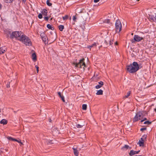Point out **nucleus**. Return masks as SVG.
<instances>
[{
  "instance_id": "44",
  "label": "nucleus",
  "mask_w": 156,
  "mask_h": 156,
  "mask_svg": "<svg viewBox=\"0 0 156 156\" xmlns=\"http://www.w3.org/2000/svg\"><path fill=\"white\" fill-rule=\"evenodd\" d=\"M140 140H141V141H143V142H144V141L145 140H144L142 138H141Z\"/></svg>"
},
{
  "instance_id": "42",
  "label": "nucleus",
  "mask_w": 156,
  "mask_h": 156,
  "mask_svg": "<svg viewBox=\"0 0 156 156\" xmlns=\"http://www.w3.org/2000/svg\"><path fill=\"white\" fill-rule=\"evenodd\" d=\"M44 19L46 21H48V20L49 18L48 17H44Z\"/></svg>"
},
{
  "instance_id": "39",
  "label": "nucleus",
  "mask_w": 156,
  "mask_h": 156,
  "mask_svg": "<svg viewBox=\"0 0 156 156\" xmlns=\"http://www.w3.org/2000/svg\"><path fill=\"white\" fill-rule=\"evenodd\" d=\"M76 19V18L75 16H73V20L74 21H75Z\"/></svg>"
},
{
  "instance_id": "47",
  "label": "nucleus",
  "mask_w": 156,
  "mask_h": 156,
  "mask_svg": "<svg viewBox=\"0 0 156 156\" xmlns=\"http://www.w3.org/2000/svg\"><path fill=\"white\" fill-rule=\"evenodd\" d=\"M20 144L21 145H23V143L21 142V140H20Z\"/></svg>"
},
{
  "instance_id": "20",
  "label": "nucleus",
  "mask_w": 156,
  "mask_h": 156,
  "mask_svg": "<svg viewBox=\"0 0 156 156\" xmlns=\"http://www.w3.org/2000/svg\"><path fill=\"white\" fill-rule=\"evenodd\" d=\"M138 144L140 146H143L144 145V142H143V141H141V140H139Z\"/></svg>"
},
{
  "instance_id": "14",
  "label": "nucleus",
  "mask_w": 156,
  "mask_h": 156,
  "mask_svg": "<svg viewBox=\"0 0 156 156\" xmlns=\"http://www.w3.org/2000/svg\"><path fill=\"white\" fill-rule=\"evenodd\" d=\"M8 121L5 119H2L0 122L1 124H3V125L6 124L7 123Z\"/></svg>"
},
{
  "instance_id": "22",
  "label": "nucleus",
  "mask_w": 156,
  "mask_h": 156,
  "mask_svg": "<svg viewBox=\"0 0 156 156\" xmlns=\"http://www.w3.org/2000/svg\"><path fill=\"white\" fill-rule=\"evenodd\" d=\"M87 108V105L86 104L82 105V109L83 110H86Z\"/></svg>"
},
{
  "instance_id": "33",
  "label": "nucleus",
  "mask_w": 156,
  "mask_h": 156,
  "mask_svg": "<svg viewBox=\"0 0 156 156\" xmlns=\"http://www.w3.org/2000/svg\"><path fill=\"white\" fill-rule=\"evenodd\" d=\"M60 97L61 98L63 102H65V100L64 99V97L63 95H62L61 97Z\"/></svg>"
},
{
  "instance_id": "21",
  "label": "nucleus",
  "mask_w": 156,
  "mask_h": 156,
  "mask_svg": "<svg viewBox=\"0 0 156 156\" xmlns=\"http://www.w3.org/2000/svg\"><path fill=\"white\" fill-rule=\"evenodd\" d=\"M7 138L9 140H12V141H17V140L12 138L11 137L9 136L7 137Z\"/></svg>"
},
{
  "instance_id": "27",
  "label": "nucleus",
  "mask_w": 156,
  "mask_h": 156,
  "mask_svg": "<svg viewBox=\"0 0 156 156\" xmlns=\"http://www.w3.org/2000/svg\"><path fill=\"white\" fill-rule=\"evenodd\" d=\"M63 19L64 20H66L68 18V15H66L65 16L62 17Z\"/></svg>"
},
{
  "instance_id": "24",
  "label": "nucleus",
  "mask_w": 156,
  "mask_h": 156,
  "mask_svg": "<svg viewBox=\"0 0 156 156\" xmlns=\"http://www.w3.org/2000/svg\"><path fill=\"white\" fill-rule=\"evenodd\" d=\"M47 4L49 6H51L52 4L50 2L49 0H47L46 2Z\"/></svg>"
},
{
  "instance_id": "51",
  "label": "nucleus",
  "mask_w": 156,
  "mask_h": 156,
  "mask_svg": "<svg viewBox=\"0 0 156 156\" xmlns=\"http://www.w3.org/2000/svg\"><path fill=\"white\" fill-rule=\"evenodd\" d=\"M23 2H25L26 1V0H22Z\"/></svg>"
},
{
  "instance_id": "26",
  "label": "nucleus",
  "mask_w": 156,
  "mask_h": 156,
  "mask_svg": "<svg viewBox=\"0 0 156 156\" xmlns=\"http://www.w3.org/2000/svg\"><path fill=\"white\" fill-rule=\"evenodd\" d=\"M151 19L152 20L156 22V15L154 16H153L152 17H151Z\"/></svg>"
},
{
  "instance_id": "46",
  "label": "nucleus",
  "mask_w": 156,
  "mask_h": 156,
  "mask_svg": "<svg viewBox=\"0 0 156 156\" xmlns=\"http://www.w3.org/2000/svg\"><path fill=\"white\" fill-rule=\"evenodd\" d=\"M7 88H9L10 87V83H9L8 84H7Z\"/></svg>"
},
{
  "instance_id": "55",
  "label": "nucleus",
  "mask_w": 156,
  "mask_h": 156,
  "mask_svg": "<svg viewBox=\"0 0 156 156\" xmlns=\"http://www.w3.org/2000/svg\"><path fill=\"white\" fill-rule=\"evenodd\" d=\"M51 119H50V122H51Z\"/></svg>"
},
{
  "instance_id": "28",
  "label": "nucleus",
  "mask_w": 156,
  "mask_h": 156,
  "mask_svg": "<svg viewBox=\"0 0 156 156\" xmlns=\"http://www.w3.org/2000/svg\"><path fill=\"white\" fill-rule=\"evenodd\" d=\"M47 143L48 144H53L52 143V141L50 140H48L47 141Z\"/></svg>"
},
{
  "instance_id": "31",
  "label": "nucleus",
  "mask_w": 156,
  "mask_h": 156,
  "mask_svg": "<svg viewBox=\"0 0 156 156\" xmlns=\"http://www.w3.org/2000/svg\"><path fill=\"white\" fill-rule=\"evenodd\" d=\"M60 97L61 98L63 102H65V100L64 99V97L63 95H62L61 97Z\"/></svg>"
},
{
  "instance_id": "3",
  "label": "nucleus",
  "mask_w": 156,
  "mask_h": 156,
  "mask_svg": "<svg viewBox=\"0 0 156 156\" xmlns=\"http://www.w3.org/2000/svg\"><path fill=\"white\" fill-rule=\"evenodd\" d=\"M20 41H21L23 43L25 44L26 45L30 46L32 45V42L30 39L25 36L23 35L21 38H20Z\"/></svg>"
},
{
  "instance_id": "12",
  "label": "nucleus",
  "mask_w": 156,
  "mask_h": 156,
  "mask_svg": "<svg viewBox=\"0 0 156 156\" xmlns=\"http://www.w3.org/2000/svg\"><path fill=\"white\" fill-rule=\"evenodd\" d=\"M73 152L74 155L76 156H78L79 155V152L77 150L76 148H75L74 147L73 148Z\"/></svg>"
},
{
  "instance_id": "16",
  "label": "nucleus",
  "mask_w": 156,
  "mask_h": 156,
  "mask_svg": "<svg viewBox=\"0 0 156 156\" xmlns=\"http://www.w3.org/2000/svg\"><path fill=\"white\" fill-rule=\"evenodd\" d=\"M96 46H97L96 43H94V44H93L91 45L88 46L87 47V48H90V50L91 48L93 47H96Z\"/></svg>"
},
{
  "instance_id": "23",
  "label": "nucleus",
  "mask_w": 156,
  "mask_h": 156,
  "mask_svg": "<svg viewBox=\"0 0 156 156\" xmlns=\"http://www.w3.org/2000/svg\"><path fill=\"white\" fill-rule=\"evenodd\" d=\"M130 91H128L127 94V95H125V96L124 97V98H128V97L130 95Z\"/></svg>"
},
{
  "instance_id": "34",
  "label": "nucleus",
  "mask_w": 156,
  "mask_h": 156,
  "mask_svg": "<svg viewBox=\"0 0 156 156\" xmlns=\"http://www.w3.org/2000/svg\"><path fill=\"white\" fill-rule=\"evenodd\" d=\"M38 17L40 19H41L42 18V14L41 13H40L38 15Z\"/></svg>"
},
{
  "instance_id": "6",
  "label": "nucleus",
  "mask_w": 156,
  "mask_h": 156,
  "mask_svg": "<svg viewBox=\"0 0 156 156\" xmlns=\"http://www.w3.org/2000/svg\"><path fill=\"white\" fill-rule=\"evenodd\" d=\"M143 112H139L136 113V115L133 119V121L136 122L141 119L143 116L142 115Z\"/></svg>"
},
{
  "instance_id": "29",
  "label": "nucleus",
  "mask_w": 156,
  "mask_h": 156,
  "mask_svg": "<svg viewBox=\"0 0 156 156\" xmlns=\"http://www.w3.org/2000/svg\"><path fill=\"white\" fill-rule=\"evenodd\" d=\"M151 122H149L148 121H146L144 122V124H150L151 123Z\"/></svg>"
},
{
  "instance_id": "56",
  "label": "nucleus",
  "mask_w": 156,
  "mask_h": 156,
  "mask_svg": "<svg viewBox=\"0 0 156 156\" xmlns=\"http://www.w3.org/2000/svg\"><path fill=\"white\" fill-rule=\"evenodd\" d=\"M51 119H50V122H51Z\"/></svg>"
},
{
  "instance_id": "38",
  "label": "nucleus",
  "mask_w": 156,
  "mask_h": 156,
  "mask_svg": "<svg viewBox=\"0 0 156 156\" xmlns=\"http://www.w3.org/2000/svg\"><path fill=\"white\" fill-rule=\"evenodd\" d=\"M129 147V146L127 145H125L124 147H122L123 148H126V149H128Z\"/></svg>"
},
{
  "instance_id": "19",
  "label": "nucleus",
  "mask_w": 156,
  "mask_h": 156,
  "mask_svg": "<svg viewBox=\"0 0 156 156\" xmlns=\"http://www.w3.org/2000/svg\"><path fill=\"white\" fill-rule=\"evenodd\" d=\"M47 27L49 29H51L52 30H53L54 28L53 27H52L51 26L50 24H48L47 25Z\"/></svg>"
},
{
  "instance_id": "37",
  "label": "nucleus",
  "mask_w": 156,
  "mask_h": 156,
  "mask_svg": "<svg viewBox=\"0 0 156 156\" xmlns=\"http://www.w3.org/2000/svg\"><path fill=\"white\" fill-rule=\"evenodd\" d=\"M114 42L113 40H112V41H109V45H112L113 44V42Z\"/></svg>"
},
{
  "instance_id": "10",
  "label": "nucleus",
  "mask_w": 156,
  "mask_h": 156,
  "mask_svg": "<svg viewBox=\"0 0 156 156\" xmlns=\"http://www.w3.org/2000/svg\"><path fill=\"white\" fill-rule=\"evenodd\" d=\"M99 84L96 86L95 88L96 89H99L103 85L104 83L102 81H101L98 82Z\"/></svg>"
},
{
  "instance_id": "48",
  "label": "nucleus",
  "mask_w": 156,
  "mask_h": 156,
  "mask_svg": "<svg viewBox=\"0 0 156 156\" xmlns=\"http://www.w3.org/2000/svg\"><path fill=\"white\" fill-rule=\"evenodd\" d=\"M115 45H118V43L117 42H116L115 43Z\"/></svg>"
},
{
  "instance_id": "35",
  "label": "nucleus",
  "mask_w": 156,
  "mask_h": 156,
  "mask_svg": "<svg viewBox=\"0 0 156 156\" xmlns=\"http://www.w3.org/2000/svg\"><path fill=\"white\" fill-rule=\"evenodd\" d=\"M35 67L36 68L37 73H38L39 72V67L37 66L36 65L35 66Z\"/></svg>"
},
{
  "instance_id": "13",
  "label": "nucleus",
  "mask_w": 156,
  "mask_h": 156,
  "mask_svg": "<svg viewBox=\"0 0 156 156\" xmlns=\"http://www.w3.org/2000/svg\"><path fill=\"white\" fill-rule=\"evenodd\" d=\"M32 58L34 61H36L37 60V56L35 53H34L32 54Z\"/></svg>"
},
{
  "instance_id": "30",
  "label": "nucleus",
  "mask_w": 156,
  "mask_h": 156,
  "mask_svg": "<svg viewBox=\"0 0 156 156\" xmlns=\"http://www.w3.org/2000/svg\"><path fill=\"white\" fill-rule=\"evenodd\" d=\"M147 136L146 135H144L142 136V138L144 140H146V139Z\"/></svg>"
},
{
  "instance_id": "9",
  "label": "nucleus",
  "mask_w": 156,
  "mask_h": 156,
  "mask_svg": "<svg viewBox=\"0 0 156 156\" xmlns=\"http://www.w3.org/2000/svg\"><path fill=\"white\" fill-rule=\"evenodd\" d=\"M6 50V48L5 47L0 48V55L4 53Z\"/></svg>"
},
{
  "instance_id": "32",
  "label": "nucleus",
  "mask_w": 156,
  "mask_h": 156,
  "mask_svg": "<svg viewBox=\"0 0 156 156\" xmlns=\"http://www.w3.org/2000/svg\"><path fill=\"white\" fill-rule=\"evenodd\" d=\"M60 97L61 98L63 102H65V100L64 99V97L63 95H62L61 97Z\"/></svg>"
},
{
  "instance_id": "53",
  "label": "nucleus",
  "mask_w": 156,
  "mask_h": 156,
  "mask_svg": "<svg viewBox=\"0 0 156 156\" xmlns=\"http://www.w3.org/2000/svg\"><path fill=\"white\" fill-rule=\"evenodd\" d=\"M105 42L106 43H107V42L106 41H105Z\"/></svg>"
},
{
  "instance_id": "15",
  "label": "nucleus",
  "mask_w": 156,
  "mask_h": 156,
  "mask_svg": "<svg viewBox=\"0 0 156 156\" xmlns=\"http://www.w3.org/2000/svg\"><path fill=\"white\" fill-rule=\"evenodd\" d=\"M103 94V91L101 90L100 89L97 91V92L96 93L97 95H102Z\"/></svg>"
},
{
  "instance_id": "5",
  "label": "nucleus",
  "mask_w": 156,
  "mask_h": 156,
  "mask_svg": "<svg viewBox=\"0 0 156 156\" xmlns=\"http://www.w3.org/2000/svg\"><path fill=\"white\" fill-rule=\"evenodd\" d=\"M84 59L83 58L82 59L80 60L79 62L78 63H74L75 66L79 67L80 68H83L84 69V68L85 67V64L84 62Z\"/></svg>"
},
{
  "instance_id": "43",
  "label": "nucleus",
  "mask_w": 156,
  "mask_h": 156,
  "mask_svg": "<svg viewBox=\"0 0 156 156\" xmlns=\"http://www.w3.org/2000/svg\"><path fill=\"white\" fill-rule=\"evenodd\" d=\"M100 0H94V2L95 3H97Z\"/></svg>"
},
{
  "instance_id": "40",
  "label": "nucleus",
  "mask_w": 156,
  "mask_h": 156,
  "mask_svg": "<svg viewBox=\"0 0 156 156\" xmlns=\"http://www.w3.org/2000/svg\"><path fill=\"white\" fill-rule=\"evenodd\" d=\"M146 129V128H141L140 129V130L141 131H143L144 130H145Z\"/></svg>"
},
{
  "instance_id": "58",
  "label": "nucleus",
  "mask_w": 156,
  "mask_h": 156,
  "mask_svg": "<svg viewBox=\"0 0 156 156\" xmlns=\"http://www.w3.org/2000/svg\"><path fill=\"white\" fill-rule=\"evenodd\" d=\"M132 35H133V33L132 34Z\"/></svg>"
},
{
  "instance_id": "49",
  "label": "nucleus",
  "mask_w": 156,
  "mask_h": 156,
  "mask_svg": "<svg viewBox=\"0 0 156 156\" xmlns=\"http://www.w3.org/2000/svg\"><path fill=\"white\" fill-rule=\"evenodd\" d=\"M2 8V5L0 4V9H1Z\"/></svg>"
},
{
  "instance_id": "36",
  "label": "nucleus",
  "mask_w": 156,
  "mask_h": 156,
  "mask_svg": "<svg viewBox=\"0 0 156 156\" xmlns=\"http://www.w3.org/2000/svg\"><path fill=\"white\" fill-rule=\"evenodd\" d=\"M109 22H110V20H105L104 21V22L105 23H109Z\"/></svg>"
},
{
  "instance_id": "8",
  "label": "nucleus",
  "mask_w": 156,
  "mask_h": 156,
  "mask_svg": "<svg viewBox=\"0 0 156 156\" xmlns=\"http://www.w3.org/2000/svg\"><path fill=\"white\" fill-rule=\"evenodd\" d=\"M41 36L43 41L44 42L45 44L48 43V39L47 37L44 34H41Z\"/></svg>"
},
{
  "instance_id": "2",
  "label": "nucleus",
  "mask_w": 156,
  "mask_h": 156,
  "mask_svg": "<svg viewBox=\"0 0 156 156\" xmlns=\"http://www.w3.org/2000/svg\"><path fill=\"white\" fill-rule=\"evenodd\" d=\"M23 35L21 31H15L12 33L10 37L11 38L15 37L20 41V38H21Z\"/></svg>"
},
{
  "instance_id": "52",
  "label": "nucleus",
  "mask_w": 156,
  "mask_h": 156,
  "mask_svg": "<svg viewBox=\"0 0 156 156\" xmlns=\"http://www.w3.org/2000/svg\"><path fill=\"white\" fill-rule=\"evenodd\" d=\"M154 111L156 112V108L154 109Z\"/></svg>"
},
{
  "instance_id": "57",
  "label": "nucleus",
  "mask_w": 156,
  "mask_h": 156,
  "mask_svg": "<svg viewBox=\"0 0 156 156\" xmlns=\"http://www.w3.org/2000/svg\"><path fill=\"white\" fill-rule=\"evenodd\" d=\"M137 1H139V0H137Z\"/></svg>"
},
{
  "instance_id": "7",
  "label": "nucleus",
  "mask_w": 156,
  "mask_h": 156,
  "mask_svg": "<svg viewBox=\"0 0 156 156\" xmlns=\"http://www.w3.org/2000/svg\"><path fill=\"white\" fill-rule=\"evenodd\" d=\"M143 37H140L138 35H135L133 37V39L131 41L132 43H134L135 41L139 42L142 40H143Z\"/></svg>"
},
{
  "instance_id": "54",
  "label": "nucleus",
  "mask_w": 156,
  "mask_h": 156,
  "mask_svg": "<svg viewBox=\"0 0 156 156\" xmlns=\"http://www.w3.org/2000/svg\"><path fill=\"white\" fill-rule=\"evenodd\" d=\"M51 119H50V122H51Z\"/></svg>"
},
{
  "instance_id": "18",
  "label": "nucleus",
  "mask_w": 156,
  "mask_h": 156,
  "mask_svg": "<svg viewBox=\"0 0 156 156\" xmlns=\"http://www.w3.org/2000/svg\"><path fill=\"white\" fill-rule=\"evenodd\" d=\"M59 29L61 31H62L64 29V26L63 25H60L58 27Z\"/></svg>"
},
{
  "instance_id": "50",
  "label": "nucleus",
  "mask_w": 156,
  "mask_h": 156,
  "mask_svg": "<svg viewBox=\"0 0 156 156\" xmlns=\"http://www.w3.org/2000/svg\"><path fill=\"white\" fill-rule=\"evenodd\" d=\"M16 141V142H18V143H20V142H19V141H20V140H17V141Z\"/></svg>"
},
{
  "instance_id": "11",
  "label": "nucleus",
  "mask_w": 156,
  "mask_h": 156,
  "mask_svg": "<svg viewBox=\"0 0 156 156\" xmlns=\"http://www.w3.org/2000/svg\"><path fill=\"white\" fill-rule=\"evenodd\" d=\"M139 151H135L133 150H132L130 151L129 154L131 156H132L133 155L138 154L139 152Z\"/></svg>"
},
{
  "instance_id": "17",
  "label": "nucleus",
  "mask_w": 156,
  "mask_h": 156,
  "mask_svg": "<svg viewBox=\"0 0 156 156\" xmlns=\"http://www.w3.org/2000/svg\"><path fill=\"white\" fill-rule=\"evenodd\" d=\"M42 14L45 16L47 15V13L48 12L47 10L46 9H44L41 12Z\"/></svg>"
},
{
  "instance_id": "1",
  "label": "nucleus",
  "mask_w": 156,
  "mask_h": 156,
  "mask_svg": "<svg viewBox=\"0 0 156 156\" xmlns=\"http://www.w3.org/2000/svg\"><path fill=\"white\" fill-rule=\"evenodd\" d=\"M139 69V66L136 62H134L132 64H131L126 66L127 71L131 73L136 72Z\"/></svg>"
},
{
  "instance_id": "41",
  "label": "nucleus",
  "mask_w": 156,
  "mask_h": 156,
  "mask_svg": "<svg viewBox=\"0 0 156 156\" xmlns=\"http://www.w3.org/2000/svg\"><path fill=\"white\" fill-rule=\"evenodd\" d=\"M147 120V118H144V119H143V120H142L141 121V122H143L145 120Z\"/></svg>"
},
{
  "instance_id": "25",
  "label": "nucleus",
  "mask_w": 156,
  "mask_h": 156,
  "mask_svg": "<svg viewBox=\"0 0 156 156\" xmlns=\"http://www.w3.org/2000/svg\"><path fill=\"white\" fill-rule=\"evenodd\" d=\"M75 126L76 127L78 128H80L83 127V125H80L79 124H77Z\"/></svg>"
},
{
  "instance_id": "4",
  "label": "nucleus",
  "mask_w": 156,
  "mask_h": 156,
  "mask_svg": "<svg viewBox=\"0 0 156 156\" xmlns=\"http://www.w3.org/2000/svg\"><path fill=\"white\" fill-rule=\"evenodd\" d=\"M122 26L120 21L119 20L116 21L115 23V28L116 31L119 32L121 30Z\"/></svg>"
},
{
  "instance_id": "45",
  "label": "nucleus",
  "mask_w": 156,
  "mask_h": 156,
  "mask_svg": "<svg viewBox=\"0 0 156 156\" xmlns=\"http://www.w3.org/2000/svg\"><path fill=\"white\" fill-rule=\"evenodd\" d=\"M58 95H59V97H61V96H62V95H61V92H58Z\"/></svg>"
}]
</instances>
